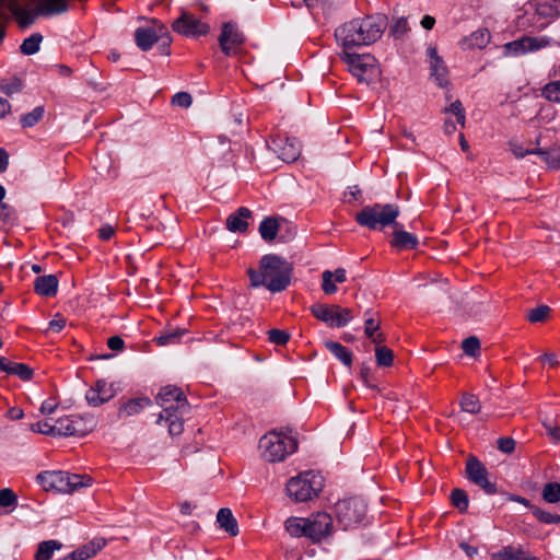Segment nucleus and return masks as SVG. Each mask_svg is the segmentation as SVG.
Returning a JSON list of instances; mask_svg holds the SVG:
<instances>
[{
  "label": "nucleus",
  "instance_id": "nucleus-1",
  "mask_svg": "<svg viewBox=\"0 0 560 560\" xmlns=\"http://www.w3.org/2000/svg\"><path fill=\"white\" fill-rule=\"evenodd\" d=\"M388 21L384 15L353 19L335 30V38L345 49L368 46L381 38Z\"/></svg>",
  "mask_w": 560,
  "mask_h": 560
},
{
  "label": "nucleus",
  "instance_id": "nucleus-2",
  "mask_svg": "<svg viewBox=\"0 0 560 560\" xmlns=\"http://www.w3.org/2000/svg\"><path fill=\"white\" fill-rule=\"evenodd\" d=\"M291 273V262L275 254L261 257L259 270H247L252 288L265 287L272 293L282 292L288 288Z\"/></svg>",
  "mask_w": 560,
  "mask_h": 560
},
{
  "label": "nucleus",
  "instance_id": "nucleus-3",
  "mask_svg": "<svg viewBox=\"0 0 560 560\" xmlns=\"http://www.w3.org/2000/svg\"><path fill=\"white\" fill-rule=\"evenodd\" d=\"M400 214L399 206L394 203H373L365 206L355 214V222L371 231H382L393 226Z\"/></svg>",
  "mask_w": 560,
  "mask_h": 560
},
{
  "label": "nucleus",
  "instance_id": "nucleus-4",
  "mask_svg": "<svg viewBox=\"0 0 560 560\" xmlns=\"http://www.w3.org/2000/svg\"><path fill=\"white\" fill-rule=\"evenodd\" d=\"M259 448L267 462H282L296 451L298 441L294 436L271 431L261 436Z\"/></svg>",
  "mask_w": 560,
  "mask_h": 560
},
{
  "label": "nucleus",
  "instance_id": "nucleus-5",
  "mask_svg": "<svg viewBox=\"0 0 560 560\" xmlns=\"http://www.w3.org/2000/svg\"><path fill=\"white\" fill-rule=\"evenodd\" d=\"M323 488V478L314 471H305L291 477L287 483V494L296 502L317 498Z\"/></svg>",
  "mask_w": 560,
  "mask_h": 560
},
{
  "label": "nucleus",
  "instance_id": "nucleus-6",
  "mask_svg": "<svg viewBox=\"0 0 560 560\" xmlns=\"http://www.w3.org/2000/svg\"><path fill=\"white\" fill-rule=\"evenodd\" d=\"M341 59L347 63L348 70L360 83L366 85L380 80L381 70L377 60L371 55H358L343 50Z\"/></svg>",
  "mask_w": 560,
  "mask_h": 560
},
{
  "label": "nucleus",
  "instance_id": "nucleus-7",
  "mask_svg": "<svg viewBox=\"0 0 560 560\" xmlns=\"http://www.w3.org/2000/svg\"><path fill=\"white\" fill-rule=\"evenodd\" d=\"M337 521L345 530L354 528L363 523L368 514V504L360 497H350L335 504Z\"/></svg>",
  "mask_w": 560,
  "mask_h": 560
},
{
  "label": "nucleus",
  "instance_id": "nucleus-8",
  "mask_svg": "<svg viewBox=\"0 0 560 560\" xmlns=\"http://www.w3.org/2000/svg\"><path fill=\"white\" fill-rule=\"evenodd\" d=\"M96 427L93 416L71 415L57 420V431L59 436H83Z\"/></svg>",
  "mask_w": 560,
  "mask_h": 560
},
{
  "label": "nucleus",
  "instance_id": "nucleus-9",
  "mask_svg": "<svg viewBox=\"0 0 560 560\" xmlns=\"http://www.w3.org/2000/svg\"><path fill=\"white\" fill-rule=\"evenodd\" d=\"M310 310L314 317L330 327H345L353 319L351 311L342 306L314 304Z\"/></svg>",
  "mask_w": 560,
  "mask_h": 560
},
{
  "label": "nucleus",
  "instance_id": "nucleus-10",
  "mask_svg": "<svg viewBox=\"0 0 560 560\" xmlns=\"http://www.w3.org/2000/svg\"><path fill=\"white\" fill-rule=\"evenodd\" d=\"M465 474L469 481H471L487 494L492 495L498 492L497 483L489 480V472L487 467L477 457L470 456L467 458Z\"/></svg>",
  "mask_w": 560,
  "mask_h": 560
},
{
  "label": "nucleus",
  "instance_id": "nucleus-11",
  "mask_svg": "<svg viewBox=\"0 0 560 560\" xmlns=\"http://www.w3.org/2000/svg\"><path fill=\"white\" fill-rule=\"evenodd\" d=\"M172 30L185 37L196 38L206 35L209 32V26L192 14L183 12L173 21Z\"/></svg>",
  "mask_w": 560,
  "mask_h": 560
},
{
  "label": "nucleus",
  "instance_id": "nucleus-12",
  "mask_svg": "<svg viewBox=\"0 0 560 560\" xmlns=\"http://www.w3.org/2000/svg\"><path fill=\"white\" fill-rule=\"evenodd\" d=\"M269 145L273 152L284 162H294L301 154V144L296 138L275 136Z\"/></svg>",
  "mask_w": 560,
  "mask_h": 560
},
{
  "label": "nucleus",
  "instance_id": "nucleus-13",
  "mask_svg": "<svg viewBox=\"0 0 560 560\" xmlns=\"http://www.w3.org/2000/svg\"><path fill=\"white\" fill-rule=\"evenodd\" d=\"M332 529V518L327 513H317L306 518V537L313 542L322 541Z\"/></svg>",
  "mask_w": 560,
  "mask_h": 560
},
{
  "label": "nucleus",
  "instance_id": "nucleus-14",
  "mask_svg": "<svg viewBox=\"0 0 560 560\" xmlns=\"http://www.w3.org/2000/svg\"><path fill=\"white\" fill-rule=\"evenodd\" d=\"M159 406L162 408V411L159 415L158 423L165 422L171 435H180L184 430L183 417L189 410L177 409L175 402H166V405Z\"/></svg>",
  "mask_w": 560,
  "mask_h": 560
},
{
  "label": "nucleus",
  "instance_id": "nucleus-15",
  "mask_svg": "<svg viewBox=\"0 0 560 560\" xmlns=\"http://www.w3.org/2000/svg\"><path fill=\"white\" fill-rule=\"evenodd\" d=\"M243 43L244 35L238 30L236 23L229 21L221 26L219 45L225 56H231L233 49L240 47Z\"/></svg>",
  "mask_w": 560,
  "mask_h": 560
},
{
  "label": "nucleus",
  "instance_id": "nucleus-16",
  "mask_svg": "<svg viewBox=\"0 0 560 560\" xmlns=\"http://www.w3.org/2000/svg\"><path fill=\"white\" fill-rule=\"evenodd\" d=\"M392 228L393 232L389 243L395 250H413L418 247V237L413 233L404 230V225L401 223L398 222Z\"/></svg>",
  "mask_w": 560,
  "mask_h": 560
},
{
  "label": "nucleus",
  "instance_id": "nucleus-17",
  "mask_svg": "<svg viewBox=\"0 0 560 560\" xmlns=\"http://www.w3.org/2000/svg\"><path fill=\"white\" fill-rule=\"evenodd\" d=\"M156 402L158 405L174 402L179 410H190L189 401L186 399L184 392L175 385H166L161 388L156 395Z\"/></svg>",
  "mask_w": 560,
  "mask_h": 560
},
{
  "label": "nucleus",
  "instance_id": "nucleus-18",
  "mask_svg": "<svg viewBox=\"0 0 560 560\" xmlns=\"http://www.w3.org/2000/svg\"><path fill=\"white\" fill-rule=\"evenodd\" d=\"M428 56L430 58L431 77L435 79L439 86L443 88L448 84V70L443 60L439 57L438 50L434 47L428 48Z\"/></svg>",
  "mask_w": 560,
  "mask_h": 560
},
{
  "label": "nucleus",
  "instance_id": "nucleus-19",
  "mask_svg": "<svg viewBox=\"0 0 560 560\" xmlns=\"http://www.w3.org/2000/svg\"><path fill=\"white\" fill-rule=\"evenodd\" d=\"M365 323H364V334L368 339L371 340L374 345H381L384 342L385 337L382 332H380L381 328V318L377 313L368 310L364 314Z\"/></svg>",
  "mask_w": 560,
  "mask_h": 560
},
{
  "label": "nucleus",
  "instance_id": "nucleus-20",
  "mask_svg": "<svg viewBox=\"0 0 560 560\" xmlns=\"http://www.w3.org/2000/svg\"><path fill=\"white\" fill-rule=\"evenodd\" d=\"M58 277L52 273L38 276L33 282V290L39 296H55L58 293Z\"/></svg>",
  "mask_w": 560,
  "mask_h": 560
},
{
  "label": "nucleus",
  "instance_id": "nucleus-21",
  "mask_svg": "<svg viewBox=\"0 0 560 560\" xmlns=\"http://www.w3.org/2000/svg\"><path fill=\"white\" fill-rule=\"evenodd\" d=\"M112 397L113 393L107 388L106 381L96 382V385L85 394L88 404L93 407H98L102 404L109 401Z\"/></svg>",
  "mask_w": 560,
  "mask_h": 560
},
{
  "label": "nucleus",
  "instance_id": "nucleus-22",
  "mask_svg": "<svg viewBox=\"0 0 560 560\" xmlns=\"http://www.w3.org/2000/svg\"><path fill=\"white\" fill-rule=\"evenodd\" d=\"M106 545V541L103 539L89 541L81 548H78L67 555L65 558L60 560H88L94 557L98 550H101Z\"/></svg>",
  "mask_w": 560,
  "mask_h": 560
},
{
  "label": "nucleus",
  "instance_id": "nucleus-23",
  "mask_svg": "<svg viewBox=\"0 0 560 560\" xmlns=\"http://www.w3.org/2000/svg\"><path fill=\"white\" fill-rule=\"evenodd\" d=\"M250 210L242 207L237 209L235 212L231 213L226 219V229L232 232H243L247 231L248 222L247 219L250 218Z\"/></svg>",
  "mask_w": 560,
  "mask_h": 560
},
{
  "label": "nucleus",
  "instance_id": "nucleus-24",
  "mask_svg": "<svg viewBox=\"0 0 560 560\" xmlns=\"http://www.w3.org/2000/svg\"><path fill=\"white\" fill-rule=\"evenodd\" d=\"M490 40V33L487 28H478L469 36L460 40L462 49H482Z\"/></svg>",
  "mask_w": 560,
  "mask_h": 560
},
{
  "label": "nucleus",
  "instance_id": "nucleus-25",
  "mask_svg": "<svg viewBox=\"0 0 560 560\" xmlns=\"http://www.w3.org/2000/svg\"><path fill=\"white\" fill-rule=\"evenodd\" d=\"M541 47L536 38L523 37L522 39L512 40L505 44V51L511 55H520L527 51H535Z\"/></svg>",
  "mask_w": 560,
  "mask_h": 560
},
{
  "label": "nucleus",
  "instance_id": "nucleus-26",
  "mask_svg": "<svg viewBox=\"0 0 560 560\" xmlns=\"http://www.w3.org/2000/svg\"><path fill=\"white\" fill-rule=\"evenodd\" d=\"M159 36L154 28H136L135 40L137 47L142 51H148L159 42Z\"/></svg>",
  "mask_w": 560,
  "mask_h": 560
},
{
  "label": "nucleus",
  "instance_id": "nucleus-27",
  "mask_svg": "<svg viewBox=\"0 0 560 560\" xmlns=\"http://www.w3.org/2000/svg\"><path fill=\"white\" fill-rule=\"evenodd\" d=\"M217 522L220 528L225 529V532L235 537L238 534V524L236 518L232 515V512L229 508H220L217 513Z\"/></svg>",
  "mask_w": 560,
  "mask_h": 560
},
{
  "label": "nucleus",
  "instance_id": "nucleus-28",
  "mask_svg": "<svg viewBox=\"0 0 560 560\" xmlns=\"http://www.w3.org/2000/svg\"><path fill=\"white\" fill-rule=\"evenodd\" d=\"M152 405V400L147 397L133 398L124 402L118 411L119 417H131L144 410Z\"/></svg>",
  "mask_w": 560,
  "mask_h": 560
},
{
  "label": "nucleus",
  "instance_id": "nucleus-29",
  "mask_svg": "<svg viewBox=\"0 0 560 560\" xmlns=\"http://www.w3.org/2000/svg\"><path fill=\"white\" fill-rule=\"evenodd\" d=\"M324 347L346 366L349 368L353 362V353L349 349L343 347L340 342L326 340L324 342Z\"/></svg>",
  "mask_w": 560,
  "mask_h": 560
},
{
  "label": "nucleus",
  "instance_id": "nucleus-30",
  "mask_svg": "<svg viewBox=\"0 0 560 560\" xmlns=\"http://www.w3.org/2000/svg\"><path fill=\"white\" fill-rule=\"evenodd\" d=\"M68 9L67 0H44L37 8L38 15L50 16L66 12Z\"/></svg>",
  "mask_w": 560,
  "mask_h": 560
},
{
  "label": "nucleus",
  "instance_id": "nucleus-31",
  "mask_svg": "<svg viewBox=\"0 0 560 560\" xmlns=\"http://www.w3.org/2000/svg\"><path fill=\"white\" fill-rule=\"evenodd\" d=\"M9 10H11L12 14L16 19L19 27L22 30H25L28 26H31L34 22V19H36V15H38L36 11L31 12L23 7H20L15 2L9 5Z\"/></svg>",
  "mask_w": 560,
  "mask_h": 560
},
{
  "label": "nucleus",
  "instance_id": "nucleus-32",
  "mask_svg": "<svg viewBox=\"0 0 560 560\" xmlns=\"http://www.w3.org/2000/svg\"><path fill=\"white\" fill-rule=\"evenodd\" d=\"M532 553L522 547L506 546L494 553V560H529Z\"/></svg>",
  "mask_w": 560,
  "mask_h": 560
},
{
  "label": "nucleus",
  "instance_id": "nucleus-33",
  "mask_svg": "<svg viewBox=\"0 0 560 560\" xmlns=\"http://www.w3.org/2000/svg\"><path fill=\"white\" fill-rule=\"evenodd\" d=\"M186 334V329L179 327H173L165 329L160 335L155 337L156 343L159 346L165 347L171 345H176L179 342L180 338Z\"/></svg>",
  "mask_w": 560,
  "mask_h": 560
},
{
  "label": "nucleus",
  "instance_id": "nucleus-34",
  "mask_svg": "<svg viewBox=\"0 0 560 560\" xmlns=\"http://www.w3.org/2000/svg\"><path fill=\"white\" fill-rule=\"evenodd\" d=\"M61 548L62 542L60 540H43L38 544L35 560H51L54 552L61 550Z\"/></svg>",
  "mask_w": 560,
  "mask_h": 560
},
{
  "label": "nucleus",
  "instance_id": "nucleus-35",
  "mask_svg": "<svg viewBox=\"0 0 560 560\" xmlns=\"http://www.w3.org/2000/svg\"><path fill=\"white\" fill-rule=\"evenodd\" d=\"M459 406L463 412L478 413L482 409V404L478 397L471 393H463L459 400Z\"/></svg>",
  "mask_w": 560,
  "mask_h": 560
},
{
  "label": "nucleus",
  "instance_id": "nucleus-36",
  "mask_svg": "<svg viewBox=\"0 0 560 560\" xmlns=\"http://www.w3.org/2000/svg\"><path fill=\"white\" fill-rule=\"evenodd\" d=\"M279 225L278 222L273 218H265L259 225V233L261 238L265 242H272L278 232Z\"/></svg>",
  "mask_w": 560,
  "mask_h": 560
},
{
  "label": "nucleus",
  "instance_id": "nucleus-37",
  "mask_svg": "<svg viewBox=\"0 0 560 560\" xmlns=\"http://www.w3.org/2000/svg\"><path fill=\"white\" fill-rule=\"evenodd\" d=\"M285 530L293 537H306V518H287Z\"/></svg>",
  "mask_w": 560,
  "mask_h": 560
},
{
  "label": "nucleus",
  "instance_id": "nucleus-38",
  "mask_svg": "<svg viewBox=\"0 0 560 560\" xmlns=\"http://www.w3.org/2000/svg\"><path fill=\"white\" fill-rule=\"evenodd\" d=\"M43 40V36L39 33H33L30 37L23 40L20 46V51L26 56H31L39 51V45Z\"/></svg>",
  "mask_w": 560,
  "mask_h": 560
},
{
  "label": "nucleus",
  "instance_id": "nucleus-39",
  "mask_svg": "<svg viewBox=\"0 0 560 560\" xmlns=\"http://www.w3.org/2000/svg\"><path fill=\"white\" fill-rule=\"evenodd\" d=\"M374 357H376V362L381 368H389L393 365L394 352L387 347L376 345V349H374Z\"/></svg>",
  "mask_w": 560,
  "mask_h": 560
},
{
  "label": "nucleus",
  "instance_id": "nucleus-40",
  "mask_svg": "<svg viewBox=\"0 0 560 560\" xmlns=\"http://www.w3.org/2000/svg\"><path fill=\"white\" fill-rule=\"evenodd\" d=\"M24 83L21 79L12 77L9 79L0 80V90L8 96L19 93L23 90Z\"/></svg>",
  "mask_w": 560,
  "mask_h": 560
},
{
  "label": "nucleus",
  "instance_id": "nucleus-41",
  "mask_svg": "<svg viewBox=\"0 0 560 560\" xmlns=\"http://www.w3.org/2000/svg\"><path fill=\"white\" fill-rule=\"evenodd\" d=\"M451 502L460 512H466L468 508V497L460 488H455L451 492Z\"/></svg>",
  "mask_w": 560,
  "mask_h": 560
},
{
  "label": "nucleus",
  "instance_id": "nucleus-42",
  "mask_svg": "<svg viewBox=\"0 0 560 560\" xmlns=\"http://www.w3.org/2000/svg\"><path fill=\"white\" fill-rule=\"evenodd\" d=\"M541 93L547 101L560 103V80L548 82Z\"/></svg>",
  "mask_w": 560,
  "mask_h": 560
},
{
  "label": "nucleus",
  "instance_id": "nucleus-43",
  "mask_svg": "<svg viewBox=\"0 0 560 560\" xmlns=\"http://www.w3.org/2000/svg\"><path fill=\"white\" fill-rule=\"evenodd\" d=\"M542 498L548 503L560 501V485L558 482H548L544 486Z\"/></svg>",
  "mask_w": 560,
  "mask_h": 560
},
{
  "label": "nucleus",
  "instance_id": "nucleus-44",
  "mask_svg": "<svg viewBox=\"0 0 560 560\" xmlns=\"http://www.w3.org/2000/svg\"><path fill=\"white\" fill-rule=\"evenodd\" d=\"M533 154L541 156V160L548 166L555 168L560 166V160L556 150L535 149Z\"/></svg>",
  "mask_w": 560,
  "mask_h": 560
},
{
  "label": "nucleus",
  "instance_id": "nucleus-45",
  "mask_svg": "<svg viewBox=\"0 0 560 560\" xmlns=\"http://www.w3.org/2000/svg\"><path fill=\"white\" fill-rule=\"evenodd\" d=\"M31 430H32V432L39 433V434L59 436V433L56 430V422L50 423L48 420L39 421L37 423H32Z\"/></svg>",
  "mask_w": 560,
  "mask_h": 560
},
{
  "label": "nucleus",
  "instance_id": "nucleus-46",
  "mask_svg": "<svg viewBox=\"0 0 560 560\" xmlns=\"http://www.w3.org/2000/svg\"><path fill=\"white\" fill-rule=\"evenodd\" d=\"M43 115H44L43 107L37 106L31 113L23 115L22 118H20V124H22L23 127L36 126L39 122V120L43 118Z\"/></svg>",
  "mask_w": 560,
  "mask_h": 560
},
{
  "label": "nucleus",
  "instance_id": "nucleus-47",
  "mask_svg": "<svg viewBox=\"0 0 560 560\" xmlns=\"http://www.w3.org/2000/svg\"><path fill=\"white\" fill-rule=\"evenodd\" d=\"M51 490L69 493L68 472L55 471Z\"/></svg>",
  "mask_w": 560,
  "mask_h": 560
},
{
  "label": "nucleus",
  "instance_id": "nucleus-48",
  "mask_svg": "<svg viewBox=\"0 0 560 560\" xmlns=\"http://www.w3.org/2000/svg\"><path fill=\"white\" fill-rule=\"evenodd\" d=\"M532 513L536 520L545 523V524H559L560 515L549 513L539 508H532Z\"/></svg>",
  "mask_w": 560,
  "mask_h": 560
},
{
  "label": "nucleus",
  "instance_id": "nucleus-49",
  "mask_svg": "<svg viewBox=\"0 0 560 560\" xmlns=\"http://www.w3.org/2000/svg\"><path fill=\"white\" fill-rule=\"evenodd\" d=\"M93 478L68 474V487H70V493L81 487H89Z\"/></svg>",
  "mask_w": 560,
  "mask_h": 560
},
{
  "label": "nucleus",
  "instance_id": "nucleus-50",
  "mask_svg": "<svg viewBox=\"0 0 560 560\" xmlns=\"http://www.w3.org/2000/svg\"><path fill=\"white\" fill-rule=\"evenodd\" d=\"M549 312V306H536L528 312L527 318L530 323H541L547 318Z\"/></svg>",
  "mask_w": 560,
  "mask_h": 560
},
{
  "label": "nucleus",
  "instance_id": "nucleus-51",
  "mask_svg": "<svg viewBox=\"0 0 560 560\" xmlns=\"http://www.w3.org/2000/svg\"><path fill=\"white\" fill-rule=\"evenodd\" d=\"M267 335H269L270 342L277 346H284L290 338V335L285 330L278 328L268 330Z\"/></svg>",
  "mask_w": 560,
  "mask_h": 560
},
{
  "label": "nucleus",
  "instance_id": "nucleus-52",
  "mask_svg": "<svg viewBox=\"0 0 560 560\" xmlns=\"http://www.w3.org/2000/svg\"><path fill=\"white\" fill-rule=\"evenodd\" d=\"M18 497L14 491L10 488H3L0 490V506L11 508L16 504Z\"/></svg>",
  "mask_w": 560,
  "mask_h": 560
},
{
  "label": "nucleus",
  "instance_id": "nucleus-53",
  "mask_svg": "<svg viewBox=\"0 0 560 560\" xmlns=\"http://www.w3.org/2000/svg\"><path fill=\"white\" fill-rule=\"evenodd\" d=\"M322 280H323V282H322L323 292L326 295L335 294L337 291V287L332 281V272L330 270H325L322 273Z\"/></svg>",
  "mask_w": 560,
  "mask_h": 560
},
{
  "label": "nucleus",
  "instance_id": "nucleus-54",
  "mask_svg": "<svg viewBox=\"0 0 560 560\" xmlns=\"http://www.w3.org/2000/svg\"><path fill=\"white\" fill-rule=\"evenodd\" d=\"M480 347L479 339L476 337H466L463 340L462 349L466 355L475 357Z\"/></svg>",
  "mask_w": 560,
  "mask_h": 560
},
{
  "label": "nucleus",
  "instance_id": "nucleus-55",
  "mask_svg": "<svg viewBox=\"0 0 560 560\" xmlns=\"http://www.w3.org/2000/svg\"><path fill=\"white\" fill-rule=\"evenodd\" d=\"M407 31H408L407 20L405 18H399L392 25L389 33L394 38L399 39L407 33Z\"/></svg>",
  "mask_w": 560,
  "mask_h": 560
},
{
  "label": "nucleus",
  "instance_id": "nucleus-56",
  "mask_svg": "<svg viewBox=\"0 0 560 560\" xmlns=\"http://www.w3.org/2000/svg\"><path fill=\"white\" fill-rule=\"evenodd\" d=\"M16 220L15 210L7 203H0V222L12 224Z\"/></svg>",
  "mask_w": 560,
  "mask_h": 560
},
{
  "label": "nucleus",
  "instance_id": "nucleus-57",
  "mask_svg": "<svg viewBox=\"0 0 560 560\" xmlns=\"http://www.w3.org/2000/svg\"><path fill=\"white\" fill-rule=\"evenodd\" d=\"M192 98L188 92H177L172 97V104L187 108L191 105Z\"/></svg>",
  "mask_w": 560,
  "mask_h": 560
},
{
  "label": "nucleus",
  "instance_id": "nucleus-58",
  "mask_svg": "<svg viewBox=\"0 0 560 560\" xmlns=\"http://www.w3.org/2000/svg\"><path fill=\"white\" fill-rule=\"evenodd\" d=\"M14 370L13 375L21 378L23 382H30L33 377V370L25 363H19Z\"/></svg>",
  "mask_w": 560,
  "mask_h": 560
},
{
  "label": "nucleus",
  "instance_id": "nucleus-59",
  "mask_svg": "<svg viewBox=\"0 0 560 560\" xmlns=\"http://www.w3.org/2000/svg\"><path fill=\"white\" fill-rule=\"evenodd\" d=\"M448 112L455 115L457 117V121L463 127L465 126V110L463 103L460 101H455L454 103H451Z\"/></svg>",
  "mask_w": 560,
  "mask_h": 560
},
{
  "label": "nucleus",
  "instance_id": "nucleus-60",
  "mask_svg": "<svg viewBox=\"0 0 560 560\" xmlns=\"http://www.w3.org/2000/svg\"><path fill=\"white\" fill-rule=\"evenodd\" d=\"M515 442L510 436H501L498 439V448L503 454H511L514 451Z\"/></svg>",
  "mask_w": 560,
  "mask_h": 560
},
{
  "label": "nucleus",
  "instance_id": "nucleus-61",
  "mask_svg": "<svg viewBox=\"0 0 560 560\" xmlns=\"http://www.w3.org/2000/svg\"><path fill=\"white\" fill-rule=\"evenodd\" d=\"M55 471H43L37 476L39 485L44 490H51Z\"/></svg>",
  "mask_w": 560,
  "mask_h": 560
},
{
  "label": "nucleus",
  "instance_id": "nucleus-62",
  "mask_svg": "<svg viewBox=\"0 0 560 560\" xmlns=\"http://www.w3.org/2000/svg\"><path fill=\"white\" fill-rule=\"evenodd\" d=\"M547 434L553 439L555 442H560V425H557L556 423L545 420L542 422Z\"/></svg>",
  "mask_w": 560,
  "mask_h": 560
},
{
  "label": "nucleus",
  "instance_id": "nucleus-63",
  "mask_svg": "<svg viewBox=\"0 0 560 560\" xmlns=\"http://www.w3.org/2000/svg\"><path fill=\"white\" fill-rule=\"evenodd\" d=\"M510 149L513 155L523 158L534 153L535 149H524L522 144L517 142H510Z\"/></svg>",
  "mask_w": 560,
  "mask_h": 560
},
{
  "label": "nucleus",
  "instance_id": "nucleus-64",
  "mask_svg": "<svg viewBox=\"0 0 560 560\" xmlns=\"http://www.w3.org/2000/svg\"><path fill=\"white\" fill-rule=\"evenodd\" d=\"M107 346L113 351H121L125 348V342L121 337L114 336L108 338Z\"/></svg>",
  "mask_w": 560,
  "mask_h": 560
}]
</instances>
